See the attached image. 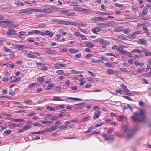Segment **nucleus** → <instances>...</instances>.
Wrapping results in <instances>:
<instances>
[{"mask_svg": "<svg viewBox=\"0 0 151 151\" xmlns=\"http://www.w3.org/2000/svg\"><path fill=\"white\" fill-rule=\"evenodd\" d=\"M146 111L144 109H140L139 112L134 113L131 117L132 120L134 122H144L146 119Z\"/></svg>", "mask_w": 151, "mask_h": 151, "instance_id": "f257e3e1", "label": "nucleus"}, {"mask_svg": "<svg viewBox=\"0 0 151 151\" xmlns=\"http://www.w3.org/2000/svg\"><path fill=\"white\" fill-rule=\"evenodd\" d=\"M123 134V135L126 137L127 139H129L133 137L135 134V131L126 127Z\"/></svg>", "mask_w": 151, "mask_h": 151, "instance_id": "f03ea898", "label": "nucleus"}, {"mask_svg": "<svg viewBox=\"0 0 151 151\" xmlns=\"http://www.w3.org/2000/svg\"><path fill=\"white\" fill-rule=\"evenodd\" d=\"M141 34L142 33L141 31L139 30H137L135 31L132 34H128L127 36V37L130 39L132 40L135 39L136 38V35L138 34Z\"/></svg>", "mask_w": 151, "mask_h": 151, "instance_id": "7ed1b4c3", "label": "nucleus"}, {"mask_svg": "<svg viewBox=\"0 0 151 151\" xmlns=\"http://www.w3.org/2000/svg\"><path fill=\"white\" fill-rule=\"evenodd\" d=\"M147 40L143 39H138L137 40V43L139 44H141L147 46Z\"/></svg>", "mask_w": 151, "mask_h": 151, "instance_id": "20e7f679", "label": "nucleus"}, {"mask_svg": "<svg viewBox=\"0 0 151 151\" xmlns=\"http://www.w3.org/2000/svg\"><path fill=\"white\" fill-rule=\"evenodd\" d=\"M91 20L93 22L103 21L104 19L102 17H94L92 18Z\"/></svg>", "mask_w": 151, "mask_h": 151, "instance_id": "39448f33", "label": "nucleus"}, {"mask_svg": "<svg viewBox=\"0 0 151 151\" xmlns=\"http://www.w3.org/2000/svg\"><path fill=\"white\" fill-rule=\"evenodd\" d=\"M58 128V127L57 125L52 126L49 128H48V132L55 131Z\"/></svg>", "mask_w": 151, "mask_h": 151, "instance_id": "423d86ee", "label": "nucleus"}, {"mask_svg": "<svg viewBox=\"0 0 151 151\" xmlns=\"http://www.w3.org/2000/svg\"><path fill=\"white\" fill-rule=\"evenodd\" d=\"M67 64L65 63L60 64L59 63H57L55 64V67L59 68L60 67H66Z\"/></svg>", "mask_w": 151, "mask_h": 151, "instance_id": "0eeeda50", "label": "nucleus"}, {"mask_svg": "<svg viewBox=\"0 0 151 151\" xmlns=\"http://www.w3.org/2000/svg\"><path fill=\"white\" fill-rule=\"evenodd\" d=\"M34 53L35 55H33L30 54H27V57L28 58H35L36 56L40 55V54H39L37 53L34 52Z\"/></svg>", "mask_w": 151, "mask_h": 151, "instance_id": "6e6552de", "label": "nucleus"}, {"mask_svg": "<svg viewBox=\"0 0 151 151\" xmlns=\"http://www.w3.org/2000/svg\"><path fill=\"white\" fill-rule=\"evenodd\" d=\"M147 10H144L142 12H140L139 14V17L141 18H143V16L147 13Z\"/></svg>", "mask_w": 151, "mask_h": 151, "instance_id": "1a4fd4ad", "label": "nucleus"}, {"mask_svg": "<svg viewBox=\"0 0 151 151\" xmlns=\"http://www.w3.org/2000/svg\"><path fill=\"white\" fill-rule=\"evenodd\" d=\"M101 29V27H96L92 29L91 31L94 33L96 34L97 32H98Z\"/></svg>", "mask_w": 151, "mask_h": 151, "instance_id": "9d476101", "label": "nucleus"}, {"mask_svg": "<svg viewBox=\"0 0 151 151\" xmlns=\"http://www.w3.org/2000/svg\"><path fill=\"white\" fill-rule=\"evenodd\" d=\"M52 100L55 101H61L62 100L61 99V98L58 97L57 96H53L52 98L51 99Z\"/></svg>", "mask_w": 151, "mask_h": 151, "instance_id": "9b49d317", "label": "nucleus"}, {"mask_svg": "<svg viewBox=\"0 0 151 151\" xmlns=\"http://www.w3.org/2000/svg\"><path fill=\"white\" fill-rule=\"evenodd\" d=\"M1 23L11 24L12 23V21L11 19H6L4 20L1 21L0 22Z\"/></svg>", "mask_w": 151, "mask_h": 151, "instance_id": "f8f14e48", "label": "nucleus"}, {"mask_svg": "<svg viewBox=\"0 0 151 151\" xmlns=\"http://www.w3.org/2000/svg\"><path fill=\"white\" fill-rule=\"evenodd\" d=\"M100 112L99 111H95L94 113V115L93 116V119H95L96 118H98L100 115Z\"/></svg>", "mask_w": 151, "mask_h": 151, "instance_id": "ddd939ff", "label": "nucleus"}, {"mask_svg": "<svg viewBox=\"0 0 151 151\" xmlns=\"http://www.w3.org/2000/svg\"><path fill=\"white\" fill-rule=\"evenodd\" d=\"M121 87L124 89V91L125 92H129L130 91V90L128 89L126 86L123 84H122Z\"/></svg>", "mask_w": 151, "mask_h": 151, "instance_id": "4468645a", "label": "nucleus"}, {"mask_svg": "<svg viewBox=\"0 0 151 151\" xmlns=\"http://www.w3.org/2000/svg\"><path fill=\"white\" fill-rule=\"evenodd\" d=\"M69 51L70 52L74 54L78 52V49H70L69 50Z\"/></svg>", "mask_w": 151, "mask_h": 151, "instance_id": "2eb2a0df", "label": "nucleus"}, {"mask_svg": "<svg viewBox=\"0 0 151 151\" xmlns=\"http://www.w3.org/2000/svg\"><path fill=\"white\" fill-rule=\"evenodd\" d=\"M11 132V131L10 130L8 129L4 132L3 135L4 136H6L10 134Z\"/></svg>", "mask_w": 151, "mask_h": 151, "instance_id": "dca6fc26", "label": "nucleus"}, {"mask_svg": "<svg viewBox=\"0 0 151 151\" xmlns=\"http://www.w3.org/2000/svg\"><path fill=\"white\" fill-rule=\"evenodd\" d=\"M5 125L6 127H9L11 129H13L12 123H11L10 122L6 123Z\"/></svg>", "mask_w": 151, "mask_h": 151, "instance_id": "f3484780", "label": "nucleus"}, {"mask_svg": "<svg viewBox=\"0 0 151 151\" xmlns=\"http://www.w3.org/2000/svg\"><path fill=\"white\" fill-rule=\"evenodd\" d=\"M57 52L55 50L51 49H48V53L55 54L57 53Z\"/></svg>", "mask_w": 151, "mask_h": 151, "instance_id": "a211bd4d", "label": "nucleus"}, {"mask_svg": "<svg viewBox=\"0 0 151 151\" xmlns=\"http://www.w3.org/2000/svg\"><path fill=\"white\" fill-rule=\"evenodd\" d=\"M134 64L136 65H139L140 66H142L144 65L143 63H139L137 60L135 61Z\"/></svg>", "mask_w": 151, "mask_h": 151, "instance_id": "6ab92c4d", "label": "nucleus"}, {"mask_svg": "<svg viewBox=\"0 0 151 151\" xmlns=\"http://www.w3.org/2000/svg\"><path fill=\"white\" fill-rule=\"evenodd\" d=\"M78 108H81L82 107H85V104L84 103H79L76 105Z\"/></svg>", "mask_w": 151, "mask_h": 151, "instance_id": "aec40b11", "label": "nucleus"}, {"mask_svg": "<svg viewBox=\"0 0 151 151\" xmlns=\"http://www.w3.org/2000/svg\"><path fill=\"white\" fill-rule=\"evenodd\" d=\"M40 33V31L37 30H32L31 32H29L28 34H30L34 33L35 34H37L39 33Z\"/></svg>", "mask_w": 151, "mask_h": 151, "instance_id": "412c9836", "label": "nucleus"}, {"mask_svg": "<svg viewBox=\"0 0 151 151\" xmlns=\"http://www.w3.org/2000/svg\"><path fill=\"white\" fill-rule=\"evenodd\" d=\"M131 52L132 53H133L134 52L138 53H141V51L140 50H139L138 49H134L131 51Z\"/></svg>", "mask_w": 151, "mask_h": 151, "instance_id": "4be33fe9", "label": "nucleus"}, {"mask_svg": "<svg viewBox=\"0 0 151 151\" xmlns=\"http://www.w3.org/2000/svg\"><path fill=\"white\" fill-rule=\"evenodd\" d=\"M75 13L74 12H70L68 10L66 16H73L75 15Z\"/></svg>", "mask_w": 151, "mask_h": 151, "instance_id": "5701e85b", "label": "nucleus"}, {"mask_svg": "<svg viewBox=\"0 0 151 151\" xmlns=\"http://www.w3.org/2000/svg\"><path fill=\"white\" fill-rule=\"evenodd\" d=\"M67 99H73L76 101H82V99L78 98H72V97H67Z\"/></svg>", "mask_w": 151, "mask_h": 151, "instance_id": "b1692460", "label": "nucleus"}, {"mask_svg": "<svg viewBox=\"0 0 151 151\" xmlns=\"http://www.w3.org/2000/svg\"><path fill=\"white\" fill-rule=\"evenodd\" d=\"M24 47V45H16V48L19 50H22Z\"/></svg>", "mask_w": 151, "mask_h": 151, "instance_id": "393cba45", "label": "nucleus"}, {"mask_svg": "<svg viewBox=\"0 0 151 151\" xmlns=\"http://www.w3.org/2000/svg\"><path fill=\"white\" fill-rule=\"evenodd\" d=\"M143 29L145 31V32L147 35L150 34L149 30L147 27L144 26L143 27Z\"/></svg>", "mask_w": 151, "mask_h": 151, "instance_id": "a878e982", "label": "nucleus"}, {"mask_svg": "<svg viewBox=\"0 0 151 151\" xmlns=\"http://www.w3.org/2000/svg\"><path fill=\"white\" fill-rule=\"evenodd\" d=\"M102 136L105 138V140H109L110 139V138L108 137V135L107 134H103Z\"/></svg>", "mask_w": 151, "mask_h": 151, "instance_id": "bb28decb", "label": "nucleus"}, {"mask_svg": "<svg viewBox=\"0 0 151 151\" xmlns=\"http://www.w3.org/2000/svg\"><path fill=\"white\" fill-rule=\"evenodd\" d=\"M100 44H108V41L104 40L102 39H100Z\"/></svg>", "mask_w": 151, "mask_h": 151, "instance_id": "cd10ccee", "label": "nucleus"}, {"mask_svg": "<svg viewBox=\"0 0 151 151\" xmlns=\"http://www.w3.org/2000/svg\"><path fill=\"white\" fill-rule=\"evenodd\" d=\"M15 4H16L17 5H20L21 6L24 5L22 2H20L19 1H16L15 2Z\"/></svg>", "mask_w": 151, "mask_h": 151, "instance_id": "c85d7f7f", "label": "nucleus"}, {"mask_svg": "<svg viewBox=\"0 0 151 151\" xmlns=\"http://www.w3.org/2000/svg\"><path fill=\"white\" fill-rule=\"evenodd\" d=\"M4 50L6 52H11V50L7 48L6 47H4Z\"/></svg>", "mask_w": 151, "mask_h": 151, "instance_id": "c756f323", "label": "nucleus"}, {"mask_svg": "<svg viewBox=\"0 0 151 151\" xmlns=\"http://www.w3.org/2000/svg\"><path fill=\"white\" fill-rule=\"evenodd\" d=\"M120 70L123 72H128V70L127 69L125 68H120Z\"/></svg>", "mask_w": 151, "mask_h": 151, "instance_id": "7c9ffc66", "label": "nucleus"}, {"mask_svg": "<svg viewBox=\"0 0 151 151\" xmlns=\"http://www.w3.org/2000/svg\"><path fill=\"white\" fill-rule=\"evenodd\" d=\"M117 37L119 38H121L123 40H127V39L125 37H124L123 36H122V35H118Z\"/></svg>", "mask_w": 151, "mask_h": 151, "instance_id": "2f4dec72", "label": "nucleus"}, {"mask_svg": "<svg viewBox=\"0 0 151 151\" xmlns=\"http://www.w3.org/2000/svg\"><path fill=\"white\" fill-rule=\"evenodd\" d=\"M14 121L17 122H24V121L22 119H15L14 120Z\"/></svg>", "mask_w": 151, "mask_h": 151, "instance_id": "473e14b6", "label": "nucleus"}, {"mask_svg": "<svg viewBox=\"0 0 151 151\" xmlns=\"http://www.w3.org/2000/svg\"><path fill=\"white\" fill-rule=\"evenodd\" d=\"M25 103H31L32 102V101L31 99H25L24 101Z\"/></svg>", "mask_w": 151, "mask_h": 151, "instance_id": "72a5a7b5", "label": "nucleus"}, {"mask_svg": "<svg viewBox=\"0 0 151 151\" xmlns=\"http://www.w3.org/2000/svg\"><path fill=\"white\" fill-rule=\"evenodd\" d=\"M31 127V126L29 125H28L27 126H24L23 128L24 130H28Z\"/></svg>", "mask_w": 151, "mask_h": 151, "instance_id": "f704fd0d", "label": "nucleus"}, {"mask_svg": "<svg viewBox=\"0 0 151 151\" xmlns=\"http://www.w3.org/2000/svg\"><path fill=\"white\" fill-rule=\"evenodd\" d=\"M94 128V127H89L88 129L87 130L86 132H85V133H87L88 132H90L92 129H93Z\"/></svg>", "mask_w": 151, "mask_h": 151, "instance_id": "c9c22d12", "label": "nucleus"}, {"mask_svg": "<svg viewBox=\"0 0 151 151\" xmlns=\"http://www.w3.org/2000/svg\"><path fill=\"white\" fill-rule=\"evenodd\" d=\"M54 86V85L53 83H51L48 85V90L50 89V88L53 87Z\"/></svg>", "mask_w": 151, "mask_h": 151, "instance_id": "e433bc0d", "label": "nucleus"}, {"mask_svg": "<svg viewBox=\"0 0 151 151\" xmlns=\"http://www.w3.org/2000/svg\"><path fill=\"white\" fill-rule=\"evenodd\" d=\"M68 10H62L61 11V12L64 14H65L66 16L67 13H68Z\"/></svg>", "mask_w": 151, "mask_h": 151, "instance_id": "4c0bfd02", "label": "nucleus"}, {"mask_svg": "<svg viewBox=\"0 0 151 151\" xmlns=\"http://www.w3.org/2000/svg\"><path fill=\"white\" fill-rule=\"evenodd\" d=\"M48 109H49L50 111H55V108L54 107H52L50 106H48Z\"/></svg>", "mask_w": 151, "mask_h": 151, "instance_id": "58836bf2", "label": "nucleus"}, {"mask_svg": "<svg viewBox=\"0 0 151 151\" xmlns=\"http://www.w3.org/2000/svg\"><path fill=\"white\" fill-rule=\"evenodd\" d=\"M64 21L62 20H58L57 21V23H58L59 24H64Z\"/></svg>", "mask_w": 151, "mask_h": 151, "instance_id": "ea45409f", "label": "nucleus"}, {"mask_svg": "<svg viewBox=\"0 0 151 151\" xmlns=\"http://www.w3.org/2000/svg\"><path fill=\"white\" fill-rule=\"evenodd\" d=\"M87 46L89 47L92 48L93 47V45L91 44V42H88L86 44Z\"/></svg>", "mask_w": 151, "mask_h": 151, "instance_id": "a19ab883", "label": "nucleus"}, {"mask_svg": "<svg viewBox=\"0 0 151 151\" xmlns=\"http://www.w3.org/2000/svg\"><path fill=\"white\" fill-rule=\"evenodd\" d=\"M53 11L52 9L50 6L48 7V13H51Z\"/></svg>", "mask_w": 151, "mask_h": 151, "instance_id": "79ce46f5", "label": "nucleus"}, {"mask_svg": "<svg viewBox=\"0 0 151 151\" xmlns=\"http://www.w3.org/2000/svg\"><path fill=\"white\" fill-rule=\"evenodd\" d=\"M64 72V71L63 70H58L56 71V73L58 74H61L63 73Z\"/></svg>", "mask_w": 151, "mask_h": 151, "instance_id": "37998d69", "label": "nucleus"}, {"mask_svg": "<svg viewBox=\"0 0 151 151\" xmlns=\"http://www.w3.org/2000/svg\"><path fill=\"white\" fill-rule=\"evenodd\" d=\"M122 97L130 101H132V98L129 96H124Z\"/></svg>", "mask_w": 151, "mask_h": 151, "instance_id": "c03bdc74", "label": "nucleus"}, {"mask_svg": "<svg viewBox=\"0 0 151 151\" xmlns=\"http://www.w3.org/2000/svg\"><path fill=\"white\" fill-rule=\"evenodd\" d=\"M42 131H38V132H32L30 134H38L42 133Z\"/></svg>", "mask_w": 151, "mask_h": 151, "instance_id": "a18cd8bd", "label": "nucleus"}, {"mask_svg": "<svg viewBox=\"0 0 151 151\" xmlns=\"http://www.w3.org/2000/svg\"><path fill=\"white\" fill-rule=\"evenodd\" d=\"M72 5L75 6H78V4L76 1H74L71 2Z\"/></svg>", "mask_w": 151, "mask_h": 151, "instance_id": "49530a36", "label": "nucleus"}, {"mask_svg": "<svg viewBox=\"0 0 151 151\" xmlns=\"http://www.w3.org/2000/svg\"><path fill=\"white\" fill-rule=\"evenodd\" d=\"M39 33L40 34V35H42V36H44L45 35H47V30L45 31V32H40V33Z\"/></svg>", "mask_w": 151, "mask_h": 151, "instance_id": "de8ad7c7", "label": "nucleus"}, {"mask_svg": "<svg viewBox=\"0 0 151 151\" xmlns=\"http://www.w3.org/2000/svg\"><path fill=\"white\" fill-rule=\"evenodd\" d=\"M130 29H125L124 30V32L125 34H127L130 32Z\"/></svg>", "mask_w": 151, "mask_h": 151, "instance_id": "09e8293b", "label": "nucleus"}, {"mask_svg": "<svg viewBox=\"0 0 151 151\" xmlns=\"http://www.w3.org/2000/svg\"><path fill=\"white\" fill-rule=\"evenodd\" d=\"M114 71L112 70H108L107 71L106 73L109 74H111L112 73H114Z\"/></svg>", "mask_w": 151, "mask_h": 151, "instance_id": "8fccbe9b", "label": "nucleus"}, {"mask_svg": "<svg viewBox=\"0 0 151 151\" xmlns=\"http://www.w3.org/2000/svg\"><path fill=\"white\" fill-rule=\"evenodd\" d=\"M113 131V128H110L109 130L107 132V133L108 134H110Z\"/></svg>", "mask_w": 151, "mask_h": 151, "instance_id": "3c124183", "label": "nucleus"}, {"mask_svg": "<svg viewBox=\"0 0 151 151\" xmlns=\"http://www.w3.org/2000/svg\"><path fill=\"white\" fill-rule=\"evenodd\" d=\"M53 33L50 32L48 30V36L50 37H52L53 36Z\"/></svg>", "mask_w": 151, "mask_h": 151, "instance_id": "603ef678", "label": "nucleus"}, {"mask_svg": "<svg viewBox=\"0 0 151 151\" xmlns=\"http://www.w3.org/2000/svg\"><path fill=\"white\" fill-rule=\"evenodd\" d=\"M22 63V60L18 61L16 62V63L17 65H20Z\"/></svg>", "mask_w": 151, "mask_h": 151, "instance_id": "864d4df0", "label": "nucleus"}, {"mask_svg": "<svg viewBox=\"0 0 151 151\" xmlns=\"http://www.w3.org/2000/svg\"><path fill=\"white\" fill-rule=\"evenodd\" d=\"M151 52L149 51H146L145 54V56H149L150 55Z\"/></svg>", "mask_w": 151, "mask_h": 151, "instance_id": "5fc2aeb1", "label": "nucleus"}, {"mask_svg": "<svg viewBox=\"0 0 151 151\" xmlns=\"http://www.w3.org/2000/svg\"><path fill=\"white\" fill-rule=\"evenodd\" d=\"M122 30V29L120 28H115L114 29V31L115 32H120Z\"/></svg>", "mask_w": 151, "mask_h": 151, "instance_id": "6e6d98bb", "label": "nucleus"}, {"mask_svg": "<svg viewBox=\"0 0 151 151\" xmlns=\"http://www.w3.org/2000/svg\"><path fill=\"white\" fill-rule=\"evenodd\" d=\"M41 10L38 9H32V11H34L36 12H40Z\"/></svg>", "mask_w": 151, "mask_h": 151, "instance_id": "4d7b16f0", "label": "nucleus"}, {"mask_svg": "<svg viewBox=\"0 0 151 151\" xmlns=\"http://www.w3.org/2000/svg\"><path fill=\"white\" fill-rule=\"evenodd\" d=\"M44 80V78L42 77H39L37 79V81L39 82H41Z\"/></svg>", "mask_w": 151, "mask_h": 151, "instance_id": "13d9d810", "label": "nucleus"}, {"mask_svg": "<svg viewBox=\"0 0 151 151\" xmlns=\"http://www.w3.org/2000/svg\"><path fill=\"white\" fill-rule=\"evenodd\" d=\"M46 25L44 24H41L39 25V27L40 28H44L45 27Z\"/></svg>", "mask_w": 151, "mask_h": 151, "instance_id": "bf43d9fd", "label": "nucleus"}, {"mask_svg": "<svg viewBox=\"0 0 151 151\" xmlns=\"http://www.w3.org/2000/svg\"><path fill=\"white\" fill-rule=\"evenodd\" d=\"M1 93L3 94H6L7 93V91L6 89H2Z\"/></svg>", "mask_w": 151, "mask_h": 151, "instance_id": "052dcab7", "label": "nucleus"}, {"mask_svg": "<svg viewBox=\"0 0 151 151\" xmlns=\"http://www.w3.org/2000/svg\"><path fill=\"white\" fill-rule=\"evenodd\" d=\"M70 83L69 81L67 80L65 81V84L67 86H69L70 85Z\"/></svg>", "mask_w": 151, "mask_h": 151, "instance_id": "680f3d73", "label": "nucleus"}, {"mask_svg": "<svg viewBox=\"0 0 151 151\" xmlns=\"http://www.w3.org/2000/svg\"><path fill=\"white\" fill-rule=\"evenodd\" d=\"M89 117L88 116H86L85 117L83 118L82 119H81V122H84L86 121V120Z\"/></svg>", "mask_w": 151, "mask_h": 151, "instance_id": "e2e57ef3", "label": "nucleus"}, {"mask_svg": "<svg viewBox=\"0 0 151 151\" xmlns=\"http://www.w3.org/2000/svg\"><path fill=\"white\" fill-rule=\"evenodd\" d=\"M74 56L76 57L77 58H79L81 57V54L79 53V54H75L74 55Z\"/></svg>", "mask_w": 151, "mask_h": 151, "instance_id": "0e129e2a", "label": "nucleus"}, {"mask_svg": "<svg viewBox=\"0 0 151 151\" xmlns=\"http://www.w3.org/2000/svg\"><path fill=\"white\" fill-rule=\"evenodd\" d=\"M28 42H33L35 41V40L33 39L32 38H30L27 40Z\"/></svg>", "mask_w": 151, "mask_h": 151, "instance_id": "69168bd1", "label": "nucleus"}, {"mask_svg": "<svg viewBox=\"0 0 151 151\" xmlns=\"http://www.w3.org/2000/svg\"><path fill=\"white\" fill-rule=\"evenodd\" d=\"M74 34L75 35L77 36V37H80L81 36V35L80 34V33H78L77 32H75L74 33Z\"/></svg>", "mask_w": 151, "mask_h": 151, "instance_id": "338daca9", "label": "nucleus"}, {"mask_svg": "<svg viewBox=\"0 0 151 151\" xmlns=\"http://www.w3.org/2000/svg\"><path fill=\"white\" fill-rule=\"evenodd\" d=\"M57 118L58 117L57 116H54L52 117L51 120L52 121L56 120H57Z\"/></svg>", "mask_w": 151, "mask_h": 151, "instance_id": "774afa93", "label": "nucleus"}]
</instances>
